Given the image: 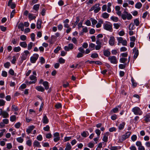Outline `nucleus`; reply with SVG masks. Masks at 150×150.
Listing matches in <instances>:
<instances>
[{
	"mask_svg": "<svg viewBox=\"0 0 150 150\" xmlns=\"http://www.w3.org/2000/svg\"><path fill=\"white\" fill-rule=\"evenodd\" d=\"M58 62L60 64H63L65 62V60L62 57H60L58 60Z\"/></svg>",
	"mask_w": 150,
	"mask_h": 150,
	"instance_id": "51",
	"label": "nucleus"
},
{
	"mask_svg": "<svg viewBox=\"0 0 150 150\" xmlns=\"http://www.w3.org/2000/svg\"><path fill=\"white\" fill-rule=\"evenodd\" d=\"M112 23L109 22H106L103 25V28L104 29L111 32L112 30Z\"/></svg>",
	"mask_w": 150,
	"mask_h": 150,
	"instance_id": "1",
	"label": "nucleus"
},
{
	"mask_svg": "<svg viewBox=\"0 0 150 150\" xmlns=\"http://www.w3.org/2000/svg\"><path fill=\"white\" fill-rule=\"evenodd\" d=\"M71 137H65L64 138V142H66L67 141H69L71 139Z\"/></svg>",
	"mask_w": 150,
	"mask_h": 150,
	"instance_id": "60",
	"label": "nucleus"
},
{
	"mask_svg": "<svg viewBox=\"0 0 150 150\" xmlns=\"http://www.w3.org/2000/svg\"><path fill=\"white\" fill-rule=\"evenodd\" d=\"M36 18V17L34 16V14L30 13L28 14V18L30 21L35 19Z\"/></svg>",
	"mask_w": 150,
	"mask_h": 150,
	"instance_id": "24",
	"label": "nucleus"
},
{
	"mask_svg": "<svg viewBox=\"0 0 150 150\" xmlns=\"http://www.w3.org/2000/svg\"><path fill=\"white\" fill-rule=\"evenodd\" d=\"M27 57L23 53L21 57V60L23 61V60H25Z\"/></svg>",
	"mask_w": 150,
	"mask_h": 150,
	"instance_id": "62",
	"label": "nucleus"
},
{
	"mask_svg": "<svg viewBox=\"0 0 150 150\" xmlns=\"http://www.w3.org/2000/svg\"><path fill=\"white\" fill-rule=\"evenodd\" d=\"M134 23L136 26H138L139 24V19L136 18L134 20Z\"/></svg>",
	"mask_w": 150,
	"mask_h": 150,
	"instance_id": "43",
	"label": "nucleus"
},
{
	"mask_svg": "<svg viewBox=\"0 0 150 150\" xmlns=\"http://www.w3.org/2000/svg\"><path fill=\"white\" fill-rule=\"evenodd\" d=\"M74 48V45L72 43H69L68 46H65L64 49L66 51H69L70 50H72Z\"/></svg>",
	"mask_w": 150,
	"mask_h": 150,
	"instance_id": "8",
	"label": "nucleus"
},
{
	"mask_svg": "<svg viewBox=\"0 0 150 150\" xmlns=\"http://www.w3.org/2000/svg\"><path fill=\"white\" fill-rule=\"evenodd\" d=\"M150 118L149 116L146 115L144 119L145 121L146 122H149L150 121Z\"/></svg>",
	"mask_w": 150,
	"mask_h": 150,
	"instance_id": "57",
	"label": "nucleus"
},
{
	"mask_svg": "<svg viewBox=\"0 0 150 150\" xmlns=\"http://www.w3.org/2000/svg\"><path fill=\"white\" fill-rule=\"evenodd\" d=\"M108 59L111 63L113 64H116L118 62L116 57L114 56H112L109 57L108 58Z\"/></svg>",
	"mask_w": 150,
	"mask_h": 150,
	"instance_id": "6",
	"label": "nucleus"
},
{
	"mask_svg": "<svg viewBox=\"0 0 150 150\" xmlns=\"http://www.w3.org/2000/svg\"><path fill=\"white\" fill-rule=\"evenodd\" d=\"M127 58H121L120 59V62L121 63H124L126 62L127 61Z\"/></svg>",
	"mask_w": 150,
	"mask_h": 150,
	"instance_id": "59",
	"label": "nucleus"
},
{
	"mask_svg": "<svg viewBox=\"0 0 150 150\" xmlns=\"http://www.w3.org/2000/svg\"><path fill=\"white\" fill-rule=\"evenodd\" d=\"M29 78L31 81L35 82L36 83L37 81V78L36 76L31 75L30 76Z\"/></svg>",
	"mask_w": 150,
	"mask_h": 150,
	"instance_id": "18",
	"label": "nucleus"
},
{
	"mask_svg": "<svg viewBox=\"0 0 150 150\" xmlns=\"http://www.w3.org/2000/svg\"><path fill=\"white\" fill-rule=\"evenodd\" d=\"M16 140L18 142L20 143H22L23 141V139L21 137L17 138Z\"/></svg>",
	"mask_w": 150,
	"mask_h": 150,
	"instance_id": "63",
	"label": "nucleus"
},
{
	"mask_svg": "<svg viewBox=\"0 0 150 150\" xmlns=\"http://www.w3.org/2000/svg\"><path fill=\"white\" fill-rule=\"evenodd\" d=\"M53 136L54 138L53 140L54 142H57L60 140V137L59 133L58 132L54 133L53 134Z\"/></svg>",
	"mask_w": 150,
	"mask_h": 150,
	"instance_id": "9",
	"label": "nucleus"
},
{
	"mask_svg": "<svg viewBox=\"0 0 150 150\" xmlns=\"http://www.w3.org/2000/svg\"><path fill=\"white\" fill-rule=\"evenodd\" d=\"M134 23H131L129 26V29L130 30H132L134 29Z\"/></svg>",
	"mask_w": 150,
	"mask_h": 150,
	"instance_id": "35",
	"label": "nucleus"
},
{
	"mask_svg": "<svg viewBox=\"0 0 150 150\" xmlns=\"http://www.w3.org/2000/svg\"><path fill=\"white\" fill-rule=\"evenodd\" d=\"M137 137L136 135H133L131 137V139L133 142H134L137 139Z\"/></svg>",
	"mask_w": 150,
	"mask_h": 150,
	"instance_id": "54",
	"label": "nucleus"
},
{
	"mask_svg": "<svg viewBox=\"0 0 150 150\" xmlns=\"http://www.w3.org/2000/svg\"><path fill=\"white\" fill-rule=\"evenodd\" d=\"M94 145V143L92 142H90L88 144V146L90 148H92L93 147Z\"/></svg>",
	"mask_w": 150,
	"mask_h": 150,
	"instance_id": "58",
	"label": "nucleus"
},
{
	"mask_svg": "<svg viewBox=\"0 0 150 150\" xmlns=\"http://www.w3.org/2000/svg\"><path fill=\"white\" fill-rule=\"evenodd\" d=\"M125 125V122H122L120 123L118 126V129L119 130H121L123 129Z\"/></svg>",
	"mask_w": 150,
	"mask_h": 150,
	"instance_id": "13",
	"label": "nucleus"
},
{
	"mask_svg": "<svg viewBox=\"0 0 150 150\" xmlns=\"http://www.w3.org/2000/svg\"><path fill=\"white\" fill-rule=\"evenodd\" d=\"M131 80L133 87L134 88L136 87L137 85V83L136 82L133 77L132 78Z\"/></svg>",
	"mask_w": 150,
	"mask_h": 150,
	"instance_id": "28",
	"label": "nucleus"
},
{
	"mask_svg": "<svg viewBox=\"0 0 150 150\" xmlns=\"http://www.w3.org/2000/svg\"><path fill=\"white\" fill-rule=\"evenodd\" d=\"M72 42L75 44L76 45L77 43V40L76 38H73L71 39Z\"/></svg>",
	"mask_w": 150,
	"mask_h": 150,
	"instance_id": "64",
	"label": "nucleus"
},
{
	"mask_svg": "<svg viewBox=\"0 0 150 150\" xmlns=\"http://www.w3.org/2000/svg\"><path fill=\"white\" fill-rule=\"evenodd\" d=\"M133 52L134 53V58L135 59L139 55V51L136 47H135L133 49Z\"/></svg>",
	"mask_w": 150,
	"mask_h": 150,
	"instance_id": "14",
	"label": "nucleus"
},
{
	"mask_svg": "<svg viewBox=\"0 0 150 150\" xmlns=\"http://www.w3.org/2000/svg\"><path fill=\"white\" fill-rule=\"evenodd\" d=\"M113 25L115 28L117 29L120 26V23H115L113 24Z\"/></svg>",
	"mask_w": 150,
	"mask_h": 150,
	"instance_id": "53",
	"label": "nucleus"
},
{
	"mask_svg": "<svg viewBox=\"0 0 150 150\" xmlns=\"http://www.w3.org/2000/svg\"><path fill=\"white\" fill-rule=\"evenodd\" d=\"M54 106L56 108L58 109L62 108V105L61 103H58L55 105Z\"/></svg>",
	"mask_w": 150,
	"mask_h": 150,
	"instance_id": "56",
	"label": "nucleus"
},
{
	"mask_svg": "<svg viewBox=\"0 0 150 150\" xmlns=\"http://www.w3.org/2000/svg\"><path fill=\"white\" fill-rule=\"evenodd\" d=\"M117 40L118 42V44L119 45V43H121L124 40L123 39V38L121 37H117Z\"/></svg>",
	"mask_w": 150,
	"mask_h": 150,
	"instance_id": "50",
	"label": "nucleus"
},
{
	"mask_svg": "<svg viewBox=\"0 0 150 150\" xmlns=\"http://www.w3.org/2000/svg\"><path fill=\"white\" fill-rule=\"evenodd\" d=\"M19 45L22 47L24 48H26L27 46V45L25 42H20Z\"/></svg>",
	"mask_w": 150,
	"mask_h": 150,
	"instance_id": "21",
	"label": "nucleus"
},
{
	"mask_svg": "<svg viewBox=\"0 0 150 150\" xmlns=\"http://www.w3.org/2000/svg\"><path fill=\"white\" fill-rule=\"evenodd\" d=\"M42 122L43 123L45 124H47L49 122V119L47 118L46 115L45 114H44V116L42 119Z\"/></svg>",
	"mask_w": 150,
	"mask_h": 150,
	"instance_id": "12",
	"label": "nucleus"
},
{
	"mask_svg": "<svg viewBox=\"0 0 150 150\" xmlns=\"http://www.w3.org/2000/svg\"><path fill=\"white\" fill-rule=\"evenodd\" d=\"M142 6V4L141 2H139L137 3L135 5V8L138 9H140L141 8Z\"/></svg>",
	"mask_w": 150,
	"mask_h": 150,
	"instance_id": "30",
	"label": "nucleus"
},
{
	"mask_svg": "<svg viewBox=\"0 0 150 150\" xmlns=\"http://www.w3.org/2000/svg\"><path fill=\"white\" fill-rule=\"evenodd\" d=\"M100 4H96L95 5L93 6L89 10V11H91L94 10V12L96 13H98L99 11L100 10L101 8L99 7Z\"/></svg>",
	"mask_w": 150,
	"mask_h": 150,
	"instance_id": "4",
	"label": "nucleus"
},
{
	"mask_svg": "<svg viewBox=\"0 0 150 150\" xmlns=\"http://www.w3.org/2000/svg\"><path fill=\"white\" fill-rule=\"evenodd\" d=\"M80 21L79 17V16H77L76 17V21L75 23H74V25L73 28H74L76 26V25L77 24L78 22H79Z\"/></svg>",
	"mask_w": 150,
	"mask_h": 150,
	"instance_id": "40",
	"label": "nucleus"
},
{
	"mask_svg": "<svg viewBox=\"0 0 150 150\" xmlns=\"http://www.w3.org/2000/svg\"><path fill=\"white\" fill-rule=\"evenodd\" d=\"M111 19L115 22H117L118 21V18L116 16H112L110 18Z\"/></svg>",
	"mask_w": 150,
	"mask_h": 150,
	"instance_id": "36",
	"label": "nucleus"
},
{
	"mask_svg": "<svg viewBox=\"0 0 150 150\" xmlns=\"http://www.w3.org/2000/svg\"><path fill=\"white\" fill-rule=\"evenodd\" d=\"M6 101L4 100L0 99V106H4L5 105Z\"/></svg>",
	"mask_w": 150,
	"mask_h": 150,
	"instance_id": "55",
	"label": "nucleus"
},
{
	"mask_svg": "<svg viewBox=\"0 0 150 150\" xmlns=\"http://www.w3.org/2000/svg\"><path fill=\"white\" fill-rule=\"evenodd\" d=\"M89 134L88 132L87 131H83L81 133V135L82 137H87Z\"/></svg>",
	"mask_w": 150,
	"mask_h": 150,
	"instance_id": "27",
	"label": "nucleus"
},
{
	"mask_svg": "<svg viewBox=\"0 0 150 150\" xmlns=\"http://www.w3.org/2000/svg\"><path fill=\"white\" fill-rule=\"evenodd\" d=\"M91 57L93 58H97L98 57V55L97 53H95L91 54Z\"/></svg>",
	"mask_w": 150,
	"mask_h": 150,
	"instance_id": "46",
	"label": "nucleus"
},
{
	"mask_svg": "<svg viewBox=\"0 0 150 150\" xmlns=\"http://www.w3.org/2000/svg\"><path fill=\"white\" fill-rule=\"evenodd\" d=\"M102 16L104 18H108L109 14L106 12H105L102 14Z\"/></svg>",
	"mask_w": 150,
	"mask_h": 150,
	"instance_id": "31",
	"label": "nucleus"
},
{
	"mask_svg": "<svg viewBox=\"0 0 150 150\" xmlns=\"http://www.w3.org/2000/svg\"><path fill=\"white\" fill-rule=\"evenodd\" d=\"M40 62L41 64H42L45 63V60L43 57H40Z\"/></svg>",
	"mask_w": 150,
	"mask_h": 150,
	"instance_id": "45",
	"label": "nucleus"
},
{
	"mask_svg": "<svg viewBox=\"0 0 150 150\" xmlns=\"http://www.w3.org/2000/svg\"><path fill=\"white\" fill-rule=\"evenodd\" d=\"M8 73L10 75L15 76H16V73H15L14 71L12 69H10L9 70Z\"/></svg>",
	"mask_w": 150,
	"mask_h": 150,
	"instance_id": "26",
	"label": "nucleus"
},
{
	"mask_svg": "<svg viewBox=\"0 0 150 150\" xmlns=\"http://www.w3.org/2000/svg\"><path fill=\"white\" fill-rule=\"evenodd\" d=\"M122 19L124 20H125L127 18L128 20H130L132 18V15L128 13V12L125 10L121 15Z\"/></svg>",
	"mask_w": 150,
	"mask_h": 150,
	"instance_id": "3",
	"label": "nucleus"
},
{
	"mask_svg": "<svg viewBox=\"0 0 150 150\" xmlns=\"http://www.w3.org/2000/svg\"><path fill=\"white\" fill-rule=\"evenodd\" d=\"M40 5L39 4H36L33 7V9L36 11H38L39 10Z\"/></svg>",
	"mask_w": 150,
	"mask_h": 150,
	"instance_id": "41",
	"label": "nucleus"
},
{
	"mask_svg": "<svg viewBox=\"0 0 150 150\" xmlns=\"http://www.w3.org/2000/svg\"><path fill=\"white\" fill-rule=\"evenodd\" d=\"M43 129L45 131L49 132L50 130V127L49 125H47L43 127Z\"/></svg>",
	"mask_w": 150,
	"mask_h": 150,
	"instance_id": "52",
	"label": "nucleus"
},
{
	"mask_svg": "<svg viewBox=\"0 0 150 150\" xmlns=\"http://www.w3.org/2000/svg\"><path fill=\"white\" fill-rule=\"evenodd\" d=\"M35 88L39 91L43 92L45 91V89L44 88L41 86H36Z\"/></svg>",
	"mask_w": 150,
	"mask_h": 150,
	"instance_id": "17",
	"label": "nucleus"
},
{
	"mask_svg": "<svg viewBox=\"0 0 150 150\" xmlns=\"http://www.w3.org/2000/svg\"><path fill=\"white\" fill-rule=\"evenodd\" d=\"M115 39L114 37L110 36L109 41V45L112 46L114 45L115 44Z\"/></svg>",
	"mask_w": 150,
	"mask_h": 150,
	"instance_id": "10",
	"label": "nucleus"
},
{
	"mask_svg": "<svg viewBox=\"0 0 150 150\" xmlns=\"http://www.w3.org/2000/svg\"><path fill=\"white\" fill-rule=\"evenodd\" d=\"M1 115L4 118H8L9 116L8 113L5 111H3Z\"/></svg>",
	"mask_w": 150,
	"mask_h": 150,
	"instance_id": "19",
	"label": "nucleus"
},
{
	"mask_svg": "<svg viewBox=\"0 0 150 150\" xmlns=\"http://www.w3.org/2000/svg\"><path fill=\"white\" fill-rule=\"evenodd\" d=\"M52 134L50 133H47L45 135L46 138L48 139L51 138L52 137Z\"/></svg>",
	"mask_w": 150,
	"mask_h": 150,
	"instance_id": "61",
	"label": "nucleus"
},
{
	"mask_svg": "<svg viewBox=\"0 0 150 150\" xmlns=\"http://www.w3.org/2000/svg\"><path fill=\"white\" fill-rule=\"evenodd\" d=\"M90 20L91 21L93 25H94L97 23V21L96 20L92 18H90Z\"/></svg>",
	"mask_w": 150,
	"mask_h": 150,
	"instance_id": "42",
	"label": "nucleus"
},
{
	"mask_svg": "<svg viewBox=\"0 0 150 150\" xmlns=\"http://www.w3.org/2000/svg\"><path fill=\"white\" fill-rule=\"evenodd\" d=\"M121 148L120 146H112L110 149L111 150H117L120 149Z\"/></svg>",
	"mask_w": 150,
	"mask_h": 150,
	"instance_id": "33",
	"label": "nucleus"
},
{
	"mask_svg": "<svg viewBox=\"0 0 150 150\" xmlns=\"http://www.w3.org/2000/svg\"><path fill=\"white\" fill-rule=\"evenodd\" d=\"M35 127L33 125L29 126L28 129H26V132L27 134H29L31 133V131L34 129Z\"/></svg>",
	"mask_w": 150,
	"mask_h": 150,
	"instance_id": "15",
	"label": "nucleus"
},
{
	"mask_svg": "<svg viewBox=\"0 0 150 150\" xmlns=\"http://www.w3.org/2000/svg\"><path fill=\"white\" fill-rule=\"evenodd\" d=\"M16 117L15 115H12L10 117V120L12 122H13L16 120Z\"/></svg>",
	"mask_w": 150,
	"mask_h": 150,
	"instance_id": "39",
	"label": "nucleus"
},
{
	"mask_svg": "<svg viewBox=\"0 0 150 150\" xmlns=\"http://www.w3.org/2000/svg\"><path fill=\"white\" fill-rule=\"evenodd\" d=\"M42 22V20L41 19H39L37 20L36 24V26L37 28L38 29H39L41 28Z\"/></svg>",
	"mask_w": 150,
	"mask_h": 150,
	"instance_id": "16",
	"label": "nucleus"
},
{
	"mask_svg": "<svg viewBox=\"0 0 150 150\" xmlns=\"http://www.w3.org/2000/svg\"><path fill=\"white\" fill-rule=\"evenodd\" d=\"M33 145L34 147H41V145L40 144V143L37 140L34 141Z\"/></svg>",
	"mask_w": 150,
	"mask_h": 150,
	"instance_id": "23",
	"label": "nucleus"
},
{
	"mask_svg": "<svg viewBox=\"0 0 150 150\" xmlns=\"http://www.w3.org/2000/svg\"><path fill=\"white\" fill-rule=\"evenodd\" d=\"M21 48L19 46L15 47L13 48V50L14 52H18L21 50Z\"/></svg>",
	"mask_w": 150,
	"mask_h": 150,
	"instance_id": "34",
	"label": "nucleus"
},
{
	"mask_svg": "<svg viewBox=\"0 0 150 150\" xmlns=\"http://www.w3.org/2000/svg\"><path fill=\"white\" fill-rule=\"evenodd\" d=\"M110 52L108 50H104L103 51V54L106 57H108L110 56Z\"/></svg>",
	"mask_w": 150,
	"mask_h": 150,
	"instance_id": "25",
	"label": "nucleus"
},
{
	"mask_svg": "<svg viewBox=\"0 0 150 150\" xmlns=\"http://www.w3.org/2000/svg\"><path fill=\"white\" fill-rule=\"evenodd\" d=\"M33 45V43L30 42L28 44V50H30L32 48Z\"/></svg>",
	"mask_w": 150,
	"mask_h": 150,
	"instance_id": "44",
	"label": "nucleus"
},
{
	"mask_svg": "<svg viewBox=\"0 0 150 150\" xmlns=\"http://www.w3.org/2000/svg\"><path fill=\"white\" fill-rule=\"evenodd\" d=\"M103 23V21L102 20H100L98 23L96 24V27L97 28H99L101 26V25Z\"/></svg>",
	"mask_w": 150,
	"mask_h": 150,
	"instance_id": "29",
	"label": "nucleus"
},
{
	"mask_svg": "<svg viewBox=\"0 0 150 150\" xmlns=\"http://www.w3.org/2000/svg\"><path fill=\"white\" fill-rule=\"evenodd\" d=\"M71 148V146L69 143H67L66 146L65 150H70Z\"/></svg>",
	"mask_w": 150,
	"mask_h": 150,
	"instance_id": "32",
	"label": "nucleus"
},
{
	"mask_svg": "<svg viewBox=\"0 0 150 150\" xmlns=\"http://www.w3.org/2000/svg\"><path fill=\"white\" fill-rule=\"evenodd\" d=\"M39 55L37 54H34L30 58V61L32 63H35L38 59Z\"/></svg>",
	"mask_w": 150,
	"mask_h": 150,
	"instance_id": "7",
	"label": "nucleus"
},
{
	"mask_svg": "<svg viewBox=\"0 0 150 150\" xmlns=\"http://www.w3.org/2000/svg\"><path fill=\"white\" fill-rule=\"evenodd\" d=\"M4 67L5 68H7V69H8L10 67V66L11 64H10V63L9 62H7L6 63H5L4 64Z\"/></svg>",
	"mask_w": 150,
	"mask_h": 150,
	"instance_id": "38",
	"label": "nucleus"
},
{
	"mask_svg": "<svg viewBox=\"0 0 150 150\" xmlns=\"http://www.w3.org/2000/svg\"><path fill=\"white\" fill-rule=\"evenodd\" d=\"M43 85L46 90H47L49 89V85L48 82L47 81H44L43 82Z\"/></svg>",
	"mask_w": 150,
	"mask_h": 150,
	"instance_id": "22",
	"label": "nucleus"
},
{
	"mask_svg": "<svg viewBox=\"0 0 150 150\" xmlns=\"http://www.w3.org/2000/svg\"><path fill=\"white\" fill-rule=\"evenodd\" d=\"M95 132L97 134V136L98 137V138H99L101 133L100 130L98 129H96L95 130Z\"/></svg>",
	"mask_w": 150,
	"mask_h": 150,
	"instance_id": "47",
	"label": "nucleus"
},
{
	"mask_svg": "<svg viewBox=\"0 0 150 150\" xmlns=\"http://www.w3.org/2000/svg\"><path fill=\"white\" fill-rule=\"evenodd\" d=\"M119 109L118 108L116 107L113 108L110 111V112L112 113V112L113 113H116L118 112V111Z\"/></svg>",
	"mask_w": 150,
	"mask_h": 150,
	"instance_id": "37",
	"label": "nucleus"
},
{
	"mask_svg": "<svg viewBox=\"0 0 150 150\" xmlns=\"http://www.w3.org/2000/svg\"><path fill=\"white\" fill-rule=\"evenodd\" d=\"M132 111L136 115H141L143 114V112L140 108L138 107H135L133 108Z\"/></svg>",
	"mask_w": 150,
	"mask_h": 150,
	"instance_id": "2",
	"label": "nucleus"
},
{
	"mask_svg": "<svg viewBox=\"0 0 150 150\" xmlns=\"http://www.w3.org/2000/svg\"><path fill=\"white\" fill-rule=\"evenodd\" d=\"M89 48H92L91 50H94L95 47V45L91 43L89 44Z\"/></svg>",
	"mask_w": 150,
	"mask_h": 150,
	"instance_id": "49",
	"label": "nucleus"
},
{
	"mask_svg": "<svg viewBox=\"0 0 150 150\" xmlns=\"http://www.w3.org/2000/svg\"><path fill=\"white\" fill-rule=\"evenodd\" d=\"M109 132H106L103 136L102 139L103 141L105 142H107L108 141V136L109 135Z\"/></svg>",
	"mask_w": 150,
	"mask_h": 150,
	"instance_id": "11",
	"label": "nucleus"
},
{
	"mask_svg": "<svg viewBox=\"0 0 150 150\" xmlns=\"http://www.w3.org/2000/svg\"><path fill=\"white\" fill-rule=\"evenodd\" d=\"M11 108L12 110H14L15 111H18V108L14 105H12Z\"/></svg>",
	"mask_w": 150,
	"mask_h": 150,
	"instance_id": "48",
	"label": "nucleus"
},
{
	"mask_svg": "<svg viewBox=\"0 0 150 150\" xmlns=\"http://www.w3.org/2000/svg\"><path fill=\"white\" fill-rule=\"evenodd\" d=\"M131 134V132L129 131H127L125 134L122 135L121 137L119 139V141L120 142H122L127 139L128 138L130 137Z\"/></svg>",
	"mask_w": 150,
	"mask_h": 150,
	"instance_id": "5",
	"label": "nucleus"
},
{
	"mask_svg": "<svg viewBox=\"0 0 150 150\" xmlns=\"http://www.w3.org/2000/svg\"><path fill=\"white\" fill-rule=\"evenodd\" d=\"M18 28L19 29H21L22 31H23L24 30V27L23 23L21 22L18 24Z\"/></svg>",
	"mask_w": 150,
	"mask_h": 150,
	"instance_id": "20",
	"label": "nucleus"
}]
</instances>
